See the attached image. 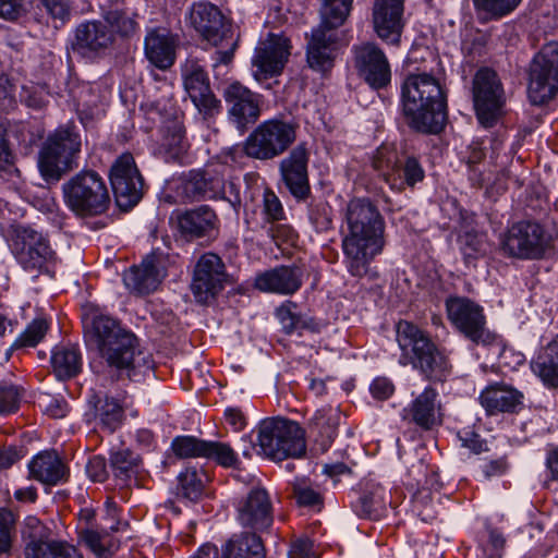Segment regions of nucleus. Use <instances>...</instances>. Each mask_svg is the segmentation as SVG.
<instances>
[{
  "label": "nucleus",
  "instance_id": "nucleus-50",
  "mask_svg": "<svg viewBox=\"0 0 558 558\" xmlns=\"http://www.w3.org/2000/svg\"><path fill=\"white\" fill-rule=\"evenodd\" d=\"M207 441L194 436H177L171 442V450L180 459L204 458Z\"/></svg>",
  "mask_w": 558,
  "mask_h": 558
},
{
  "label": "nucleus",
  "instance_id": "nucleus-52",
  "mask_svg": "<svg viewBox=\"0 0 558 558\" xmlns=\"http://www.w3.org/2000/svg\"><path fill=\"white\" fill-rule=\"evenodd\" d=\"M293 496L298 505L303 507H320L322 495L308 483L306 478H296L293 484Z\"/></svg>",
  "mask_w": 558,
  "mask_h": 558
},
{
  "label": "nucleus",
  "instance_id": "nucleus-49",
  "mask_svg": "<svg viewBox=\"0 0 558 558\" xmlns=\"http://www.w3.org/2000/svg\"><path fill=\"white\" fill-rule=\"evenodd\" d=\"M296 307L295 303L287 302L276 311V316L287 333H291L300 329L312 328L313 326V320L311 318L295 312Z\"/></svg>",
  "mask_w": 558,
  "mask_h": 558
},
{
  "label": "nucleus",
  "instance_id": "nucleus-19",
  "mask_svg": "<svg viewBox=\"0 0 558 558\" xmlns=\"http://www.w3.org/2000/svg\"><path fill=\"white\" fill-rule=\"evenodd\" d=\"M230 121L240 131H245L260 116L262 97L239 82L231 83L223 93Z\"/></svg>",
  "mask_w": 558,
  "mask_h": 558
},
{
  "label": "nucleus",
  "instance_id": "nucleus-27",
  "mask_svg": "<svg viewBox=\"0 0 558 558\" xmlns=\"http://www.w3.org/2000/svg\"><path fill=\"white\" fill-rule=\"evenodd\" d=\"M238 519L244 526L257 531L267 530L272 523V506L266 489L256 487L250 490L238 507Z\"/></svg>",
  "mask_w": 558,
  "mask_h": 558
},
{
  "label": "nucleus",
  "instance_id": "nucleus-6",
  "mask_svg": "<svg viewBox=\"0 0 558 558\" xmlns=\"http://www.w3.org/2000/svg\"><path fill=\"white\" fill-rule=\"evenodd\" d=\"M82 141L76 128L62 125L50 133L38 155V168L47 181H59L61 177L77 167Z\"/></svg>",
  "mask_w": 558,
  "mask_h": 558
},
{
  "label": "nucleus",
  "instance_id": "nucleus-61",
  "mask_svg": "<svg viewBox=\"0 0 558 558\" xmlns=\"http://www.w3.org/2000/svg\"><path fill=\"white\" fill-rule=\"evenodd\" d=\"M106 517L104 518V531L110 530L111 532H118L128 527L126 522H121L118 519L119 510L118 506L112 498H108L105 502Z\"/></svg>",
  "mask_w": 558,
  "mask_h": 558
},
{
  "label": "nucleus",
  "instance_id": "nucleus-38",
  "mask_svg": "<svg viewBox=\"0 0 558 558\" xmlns=\"http://www.w3.org/2000/svg\"><path fill=\"white\" fill-rule=\"evenodd\" d=\"M388 492L377 483H367L353 505L359 517L378 520L386 511Z\"/></svg>",
  "mask_w": 558,
  "mask_h": 558
},
{
  "label": "nucleus",
  "instance_id": "nucleus-18",
  "mask_svg": "<svg viewBox=\"0 0 558 558\" xmlns=\"http://www.w3.org/2000/svg\"><path fill=\"white\" fill-rule=\"evenodd\" d=\"M184 88L204 119L221 111V102L210 89L208 75L197 60L190 59L182 69Z\"/></svg>",
  "mask_w": 558,
  "mask_h": 558
},
{
  "label": "nucleus",
  "instance_id": "nucleus-25",
  "mask_svg": "<svg viewBox=\"0 0 558 558\" xmlns=\"http://www.w3.org/2000/svg\"><path fill=\"white\" fill-rule=\"evenodd\" d=\"M180 235L186 241L209 236L218 229V217L208 205L177 211L172 217Z\"/></svg>",
  "mask_w": 558,
  "mask_h": 558
},
{
  "label": "nucleus",
  "instance_id": "nucleus-57",
  "mask_svg": "<svg viewBox=\"0 0 558 558\" xmlns=\"http://www.w3.org/2000/svg\"><path fill=\"white\" fill-rule=\"evenodd\" d=\"M210 44L219 48L215 53L214 68H217L219 64H229L232 61L236 48V39L231 29L223 33V38Z\"/></svg>",
  "mask_w": 558,
  "mask_h": 558
},
{
  "label": "nucleus",
  "instance_id": "nucleus-42",
  "mask_svg": "<svg viewBox=\"0 0 558 558\" xmlns=\"http://www.w3.org/2000/svg\"><path fill=\"white\" fill-rule=\"evenodd\" d=\"M50 362L53 373L59 379L72 378L82 369V354L75 345L56 347Z\"/></svg>",
  "mask_w": 558,
  "mask_h": 558
},
{
  "label": "nucleus",
  "instance_id": "nucleus-16",
  "mask_svg": "<svg viewBox=\"0 0 558 558\" xmlns=\"http://www.w3.org/2000/svg\"><path fill=\"white\" fill-rule=\"evenodd\" d=\"M109 178L120 208L128 210L140 202L144 183L132 154L124 153L114 160Z\"/></svg>",
  "mask_w": 558,
  "mask_h": 558
},
{
  "label": "nucleus",
  "instance_id": "nucleus-48",
  "mask_svg": "<svg viewBox=\"0 0 558 558\" xmlns=\"http://www.w3.org/2000/svg\"><path fill=\"white\" fill-rule=\"evenodd\" d=\"M48 327L47 320L43 317L32 320L25 330L12 343L8 355L14 350L36 347L44 339Z\"/></svg>",
  "mask_w": 558,
  "mask_h": 558
},
{
  "label": "nucleus",
  "instance_id": "nucleus-22",
  "mask_svg": "<svg viewBox=\"0 0 558 558\" xmlns=\"http://www.w3.org/2000/svg\"><path fill=\"white\" fill-rule=\"evenodd\" d=\"M226 280L225 264L214 253L204 254L196 264L192 292L199 303H208L222 290Z\"/></svg>",
  "mask_w": 558,
  "mask_h": 558
},
{
  "label": "nucleus",
  "instance_id": "nucleus-47",
  "mask_svg": "<svg viewBox=\"0 0 558 558\" xmlns=\"http://www.w3.org/2000/svg\"><path fill=\"white\" fill-rule=\"evenodd\" d=\"M96 417L108 432H114L122 423L124 411L118 400L106 396L95 404Z\"/></svg>",
  "mask_w": 558,
  "mask_h": 558
},
{
  "label": "nucleus",
  "instance_id": "nucleus-12",
  "mask_svg": "<svg viewBox=\"0 0 558 558\" xmlns=\"http://www.w3.org/2000/svg\"><path fill=\"white\" fill-rule=\"evenodd\" d=\"M445 305L449 322L466 339L482 345L496 342L497 335L487 328L484 308L478 303L456 295L449 296Z\"/></svg>",
  "mask_w": 558,
  "mask_h": 558
},
{
  "label": "nucleus",
  "instance_id": "nucleus-28",
  "mask_svg": "<svg viewBox=\"0 0 558 558\" xmlns=\"http://www.w3.org/2000/svg\"><path fill=\"white\" fill-rule=\"evenodd\" d=\"M165 271L157 256L149 255L141 265L131 267L123 274L126 289L135 294L145 295L154 292L160 284Z\"/></svg>",
  "mask_w": 558,
  "mask_h": 558
},
{
  "label": "nucleus",
  "instance_id": "nucleus-1",
  "mask_svg": "<svg viewBox=\"0 0 558 558\" xmlns=\"http://www.w3.org/2000/svg\"><path fill=\"white\" fill-rule=\"evenodd\" d=\"M348 233L342 238L343 263L353 277H364L372 262L384 251L385 219L366 198L349 202L345 214Z\"/></svg>",
  "mask_w": 558,
  "mask_h": 558
},
{
  "label": "nucleus",
  "instance_id": "nucleus-13",
  "mask_svg": "<svg viewBox=\"0 0 558 558\" xmlns=\"http://www.w3.org/2000/svg\"><path fill=\"white\" fill-rule=\"evenodd\" d=\"M558 92V41L543 46L530 68L529 97L534 105L551 100Z\"/></svg>",
  "mask_w": 558,
  "mask_h": 558
},
{
  "label": "nucleus",
  "instance_id": "nucleus-54",
  "mask_svg": "<svg viewBox=\"0 0 558 558\" xmlns=\"http://www.w3.org/2000/svg\"><path fill=\"white\" fill-rule=\"evenodd\" d=\"M109 531H104L101 525L100 531L86 529L81 532V539L90 548L96 555L102 556L110 550L111 543L109 539Z\"/></svg>",
  "mask_w": 558,
  "mask_h": 558
},
{
  "label": "nucleus",
  "instance_id": "nucleus-39",
  "mask_svg": "<svg viewBox=\"0 0 558 558\" xmlns=\"http://www.w3.org/2000/svg\"><path fill=\"white\" fill-rule=\"evenodd\" d=\"M533 373L551 388H558V336L531 362Z\"/></svg>",
  "mask_w": 558,
  "mask_h": 558
},
{
  "label": "nucleus",
  "instance_id": "nucleus-43",
  "mask_svg": "<svg viewBox=\"0 0 558 558\" xmlns=\"http://www.w3.org/2000/svg\"><path fill=\"white\" fill-rule=\"evenodd\" d=\"M264 556L262 539L254 533L233 536L222 549V558H264Z\"/></svg>",
  "mask_w": 558,
  "mask_h": 558
},
{
  "label": "nucleus",
  "instance_id": "nucleus-51",
  "mask_svg": "<svg viewBox=\"0 0 558 558\" xmlns=\"http://www.w3.org/2000/svg\"><path fill=\"white\" fill-rule=\"evenodd\" d=\"M204 458L214 460L223 468H235L240 462L233 448L220 441H207Z\"/></svg>",
  "mask_w": 558,
  "mask_h": 558
},
{
  "label": "nucleus",
  "instance_id": "nucleus-2",
  "mask_svg": "<svg viewBox=\"0 0 558 558\" xmlns=\"http://www.w3.org/2000/svg\"><path fill=\"white\" fill-rule=\"evenodd\" d=\"M402 106L412 129L433 134L444 129L447 119L446 97L433 75H409L402 84Z\"/></svg>",
  "mask_w": 558,
  "mask_h": 558
},
{
  "label": "nucleus",
  "instance_id": "nucleus-36",
  "mask_svg": "<svg viewBox=\"0 0 558 558\" xmlns=\"http://www.w3.org/2000/svg\"><path fill=\"white\" fill-rule=\"evenodd\" d=\"M411 420L423 429H432L441 423V403L438 399V392L433 387H426L410 404L404 409Z\"/></svg>",
  "mask_w": 558,
  "mask_h": 558
},
{
  "label": "nucleus",
  "instance_id": "nucleus-34",
  "mask_svg": "<svg viewBox=\"0 0 558 558\" xmlns=\"http://www.w3.org/2000/svg\"><path fill=\"white\" fill-rule=\"evenodd\" d=\"M31 476L50 486L64 483L69 477V469L54 450H46L35 456L28 464Z\"/></svg>",
  "mask_w": 558,
  "mask_h": 558
},
{
  "label": "nucleus",
  "instance_id": "nucleus-11",
  "mask_svg": "<svg viewBox=\"0 0 558 558\" xmlns=\"http://www.w3.org/2000/svg\"><path fill=\"white\" fill-rule=\"evenodd\" d=\"M298 124L283 119L262 122L246 138L245 154L254 159L270 160L281 156L296 140Z\"/></svg>",
  "mask_w": 558,
  "mask_h": 558
},
{
  "label": "nucleus",
  "instance_id": "nucleus-32",
  "mask_svg": "<svg viewBox=\"0 0 558 558\" xmlns=\"http://www.w3.org/2000/svg\"><path fill=\"white\" fill-rule=\"evenodd\" d=\"M135 336L124 330L97 350L110 366L126 369L131 377V372L135 368Z\"/></svg>",
  "mask_w": 558,
  "mask_h": 558
},
{
  "label": "nucleus",
  "instance_id": "nucleus-37",
  "mask_svg": "<svg viewBox=\"0 0 558 558\" xmlns=\"http://www.w3.org/2000/svg\"><path fill=\"white\" fill-rule=\"evenodd\" d=\"M522 398V393L517 389L504 384H495L482 391L480 401L489 415H496L515 411Z\"/></svg>",
  "mask_w": 558,
  "mask_h": 558
},
{
  "label": "nucleus",
  "instance_id": "nucleus-40",
  "mask_svg": "<svg viewBox=\"0 0 558 558\" xmlns=\"http://www.w3.org/2000/svg\"><path fill=\"white\" fill-rule=\"evenodd\" d=\"M340 413L332 407H323L315 412L310 421V432L316 436L324 448L331 445L337 436Z\"/></svg>",
  "mask_w": 558,
  "mask_h": 558
},
{
  "label": "nucleus",
  "instance_id": "nucleus-30",
  "mask_svg": "<svg viewBox=\"0 0 558 558\" xmlns=\"http://www.w3.org/2000/svg\"><path fill=\"white\" fill-rule=\"evenodd\" d=\"M101 17L114 38H131L140 28L138 13L124 0H108L107 4L101 7Z\"/></svg>",
  "mask_w": 558,
  "mask_h": 558
},
{
  "label": "nucleus",
  "instance_id": "nucleus-8",
  "mask_svg": "<svg viewBox=\"0 0 558 558\" xmlns=\"http://www.w3.org/2000/svg\"><path fill=\"white\" fill-rule=\"evenodd\" d=\"M174 201L178 203H192L201 199H226L233 208L241 205L239 187L226 181L222 175L206 171H190L173 181Z\"/></svg>",
  "mask_w": 558,
  "mask_h": 558
},
{
  "label": "nucleus",
  "instance_id": "nucleus-3",
  "mask_svg": "<svg viewBox=\"0 0 558 558\" xmlns=\"http://www.w3.org/2000/svg\"><path fill=\"white\" fill-rule=\"evenodd\" d=\"M397 341L402 352L400 363L411 364L425 379L441 383L451 374L452 365L445 350L416 325L407 320L399 322Z\"/></svg>",
  "mask_w": 558,
  "mask_h": 558
},
{
  "label": "nucleus",
  "instance_id": "nucleus-62",
  "mask_svg": "<svg viewBox=\"0 0 558 558\" xmlns=\"http://www.w3.org/2000/svg\"><path fill=\"white\" fill-rule=\"evenodd\" d=\"M490 34L487 31L477 29L470 39H465L462 44V49L469 54L481 56L484 48L488 44Z\"/></svg>",
  "mask_w": 558,
  "mask_h": 558
},
{
  "label": "nucleus",
  "instance_id": "nucleus-63",
  "mask_svg": "<svg viewBox=\"0 0 558 558\" xmlns=\"http://www.w3.org/2000/svg\"><path fill=\"white\" fill-rule=\"evenodd\" d=\"M86 472L92 481L105 482L109 475L105 458L99 456L90 458L86 465Z\"/></svg>",
  "mask_w": 558,
  "mask_h": 558
},
{
  "label": "nucleus",
  "instance_id": "nucleus-29",
  "mask_svg": "<svg viewBox=\"0 0 558 558\" xmlns=\"http://www.w3.org/2000/svg\"><path fill=\"white\" fill-rule=\"evenodd\" d=\"M303 271L298 266H281L258 275L255 287L263 292L293 294L302 286Z\"/></svg>",
  "mask_w": 558,
  "mask_h": 558
},
{
  "label": "nucleus",
  "instance_id": "nucleus-64",
  "mask_svg": "<svg viewBox=\"0 0 558 558\" xmlns=\"http://www.w3.org/2000/svg\"><path fill=\"white\" fill-rule=\"evenodd\" d=\"M463 243V254L466 257H475L478 254L485 253V239L483 235L471 232L465 233Z\"/></svg>",
  "mask_w": 558,
  "mask_h": 558
},
{
  "label": "nucleus",
  "instance_id": "nucleus-33",
  "mask_svg": "<svg viewBox=\"0 0 558 558\" xmlns=\"http://www.w3.org/2000/svg\"><path fill=\"white\" fill-rule=\"evenodd\" d=\"M135 336L124 330L97 350L110 366L126 369L131 377V372L135 368Z\"/></svg>",
  "mask_w": 558,
  "mask_h": 558
},
{
  "label": "nucleus",
  "instance_id": "nucleus-10",
  "mask_svg": "<svg viewBox=\"0 0 558 558\" xmlns=\"http://www.w3.org/2000/svg\"><path fill=\"white\" fill-rule=\"evenodd\" d=\"M372 166L390 189L397 192L414 187L425 178L421 162L413 156L400 154L393 145L384 144L378 147Z\"/></svg>",
  "mask_w": 558,
  "mask_h": 558
},
{
  "label": "nucleus",
  "instance_id": "nucleus-5",
  "mask_svg": "<svg viewBox=\"0 0 558 558\" xmlns=\"http://www.w3.org/2000/svg\"><path fill=\"white\" fill-rule=\"evenodd\" d=\"M65 206L78 218H93L106 214L111 197L104 178L87 169L72 175L62 186Z\"/></svg>",
  "mask_w": 558,
  "mask_h": 558
},
{
  "label": "nucleus",
  "instance_id": "nucleus-53",
  "mask_svg": "<svg viewBox=\"0 0 558 558\" xmlns=\"http://www.w3.org/2000/svg\"><path fill=\"white\" fill-rule=\"evenodd\" d=\"M29 558H83V556L73 545L62 541H52L37 554L33 550Z\"/></svg>",
  "mask_w": 558,
  "mask_h": 558
},
{
  "label": "nucleus",
  "instance_id": "nucleus-56",
  "mask_svg": "<svg viewBox=\"0 0 558 558\" xmlns=\"http://www.w3.org/2000/svg\"><path fill=\"white\" fill-rule=\"evenodd\" d=\"M46 13L53 21L66 24L72 17L71 0H38Z\"/></svg>",
  "mask_w": 558,
  "mask_h": 558
},
{
  "label": "nucleus",
  "instance_id": "nucleus-24",
  "mask_svg": "<svg viewBox=\"0 0 558 558\" xmlns=\"http://www.w3.org/2000/svg\"><path fill=\"white\" fill-rule=\"evenodd\" d=\"M403 0H375L373 26L377 36L387 44L398 46L404 27Z\"/></svg>",
  "mask_w": 558,
  "mask_h": 558
},
{
  "label": "nucleus",
  "instance_id": "nucleus-44",
  "mask_svg": "<svg viewBox=\"0 0 558 558\" xmlns=\"http://www.w3.org/2000/svg\"><path fill=\"white\" fill-rule=\"evenodd\" d=\"M22 536L25 541L26 558L31 557L33 550L37 554L44 546H46V544L52 542L51 530L35 515H28L25 518Z\"/></svg>",
  "mask_w": 558,
  "mask_h": 558
},
{
  "label": "nucleus",
  "instance_id": "nucleus-60",
  "mask_svg": "<svg viewBox=\"0 0 558 558\" xmlns=\"http://www.w3.org/2000/svg\"><path fill=\"white\" fill-rule=\"evenodd\" d=\"M21 98L27 107L40 109L47 102V93L38 85L23 86Z\"/></svg>",
  "mask_w": 558,
  "mask_h": 558
},
{
  "label": "nucleus",
  "instance_id": "nucleus-4",
  "mask_svg": "<svg viewBox=\"0 0 558 558\" xmlns=\"http://www.w3.org/2000/svg\"><path fill=\"white\" fill-rule=\"evenodd\" d=\"M320 24L311 33L306 57L310 68L326 72L333 66L338 35L351 10L352 0H320Z\"/></svg>",
  "mask_w": 558,
  "mask_h": 558
},
{
  "label": "nucleus",
  "instance_id": "nucleus-21",
  "mask_svg": "<svg viewBox=\"0 0 558 558\" xmlns=\"http://www.w3.org/2000/svg\"><path fill=\"white\" fill-rule=\"evenodd\" d=\"M113 44L112 32L102 20H87L76 25L72 50L85 58H96L105 54Z\"/></svg>",
  "mask_w": 558,
  "mask_h": 558
},
{
  "label": "nucleus",
  "instance_id": "nucleus-58",
  "mask_svg": "<svg viewBox=\"0 0 558 558\" xmlns=\"http://www.w3.org/2000/svg\"><path fill=\"white\" fill-rule=\"evenodd\" d=\"M14 524L13 512L8 509H0V555L8 553L11 548Z\"/></svg>",
  "mask_w": 558,
  "mask_h": 558
},
{
  "label": "nucleus",
  "instance_id": "nucleus-35",
  "mask_svg": "<svg viewBox=\"0 0 558 558\" xmlns=\"http://www.w3.org/2000/svg\"><path fill=\"white\" fill-rule=\"evenodd\" d=\"M175 37L166 29L150 31L145 37V56L159 70H167L175 60Z\"/></svg>",
  "mask_w": 558,
  "mask_h": 558
},
{
  "label": "nucleus",
  "instance_id": "nucleus-31",
  "mask_svg": "<svg viewBox=\"0 0 558 558\" xmlns=\"http://www.w3.org/2000/svg\"><path fill=\"white\" fill-rule=\"evenodd\" d=\"M82 319L86 342L96 349L124 331L116 319L94 306L85 308Z\"/></svg>",
  "mask_w": 558,
  "mask_h": 558
},
{
  "label": "nucleus",
  "instance_id": "nucleus-17",
  "mask_svg": "<svg viewBox=\"0 0 558 558\" xmlns=\"http://www.w3.org/2000/svg\"><path fill=\"white\" fill-rule=\"evenodd\" d=\"M289 56V39L280 34L268 33L258 41L252 58L254 77L262 82L280 75Z\"/></svg>",
  "mask_w": 558,
  "mask_h": 558
},
{
  "label": "nucleus",
  "instance_id": "nucleus-23",
  "mask_svg": "<svg viewBox=\"0 0 558 558\" xmlns=\"http://www.w3.org/2000/svg\"><path fill=\"white\" fill-rule=\"evenodd\" d=\"M308 159L310 154L306 144L301 143L291 149L279 165L281 178L287 189L300 201L305 199L311 191L307 171Z\"/></svg>",
  "mask_w": 558,
  "mask_h": 558
},
{
  "label": "nucleus",
  "instance_id": "nucleus-15",
  "mask_svg": "<svg viewBox=\"0 0 558 558\" xmlns=\"http://www.w3.org/2000/svg\"><path fill=\"white\" fill-rule=\"evenodd\" d=\"M473 97L476 116L481 124L493 126L506 102L505 93L495 71L484 68L476 72L473 81Z\"/></svg>",
  "mask_w": 558,
  "mask_h": 558
},
{
  "label": "nucleus",
  "instance_id": "nucleus-26",
  "mask_svg": "<svg viewBox=\"0 0 558 558\" xmlns=\"http://www.w3.org/2000/svg\"><path fill=\"white\" fill-rule=\"evenodd\" d=\"M192 27L208 43H217L223 33L231 29L221 11L209 1L194 2L186 14Z\"/></svg>",
  "mask_w": 558,
  "mask_h": 558
},
{
  "label": "nucleus",
  "instance_id": "nucleus-46",
  "mask_svg": "<svg viewBox=\"0 0 558 558\" xmlns=\"http://www.w3.org/2000/svg\"><path fill=\"white\" fill-rule=\"evenodd\" d=\"M140 464V456L130 449H119L110 454V466L113 475L123 482H126L137 473Z\"/></svg>",
  "mask_w": 558,
  "mask_h": 558
},
{
  "label": "nucleus",
  "instance_id": "nucleus-41",
  "mask_svg": "<svg viewBox=\"0 0 558 558\" xmlns=\"http://www.w3.org/2000/svg\"><path fill=\"white\" fill-rule=\"evenodd\" d=\"M485 157L483 148L477 145L470 147V154L468 156V165L470 167V178L476 181V184L482 187L485 186L487 191L495 190L496 193H500L507 189L506 178L507 173L502 167L497 171L496 178L493 179V171L484 172L477 168V165Z\"/></svg>",
  "mask_w": 558,
  "mask_h": 558
},
{
  "label": "nucleus",
  "instance_id": "nucleus-20",
  "mask_svg": "<svg viewBox=\"0 0 558 558\" xmlns=\"http://www.w3.org/2000/svg\"><path fill=\"white\" fill-rule=\"evenodd\" d=\"M354 66L359 75L374 88H381L390 82V66L384 51L373 43L352 47Z\"/></svg>",
  "mask_w": 558,
  "mask_h": 558
},
{
  "label": "nucleus",
  "instance_id": "nucleus-9",
  "mask_svg": "<svg viewBox=\"0 0 558 558\" xmlns=\"http://www.w3.org/2000/svg\"><path fill=\"white\" fill-rule=\"evenodd\" d=\"M11 251L20 266L28 272L49 274L56 264L57 254L49 239L29 226L12 228Z\"/></svg>",
  "mask_w": 558,
  "mask_h": 558
},
{
  "label": "nucleus",
  "instance_id": "nucleus-45",
  "mask_svg": "<svg viewBox=\"0 0 558 558\" xmlns=\"http://www.w3.org/2000/svg\"><path fill=\"white\" fill-rule=\"evenodd\" d=\"M522 0H472L481 23L498 21L511 14Z\"/></svg>",
  "mask_w": 558,
  "mask_h": 558
},
{
  "label": "nucleus",
  "instance_id": "nucleus-55",
  "mask_svg": "<svg viewBox=\"0 0 558 558\" xmlns=\"http://www.w3.org/2000/svg\"><path fill=\"white\" fill-rule=\"evenodd\" d=\"M179 483L185 498L196 500L202 496L204 485L196 470L187 469L182 472L179 476Z\"/></svg>",
  "mask_w": 558,
  "mask_h": 558
},
{
  "label": "nucleus",
  "instance_id": "nucleus-7",
  "mask_svg": "<svg viewBox=\"0 0 558 558\" xmlns=\"http://www.w3.org/2000/svg\"><path fill=\"white\" fill-rule=\"evenodd\" d=\"M256 445L260 453L276 461L299 458L306 449L304 433L300 425L281 417H270L259 423Z\"/></svg>",
  "mask_w": 558,
  "mask_h": 558
},
{
  "label": "nucleus",
  "instance_id": "nucleus-59",
  "mask_svg": "<svg viewBox=\"0 0 558 558\" xmlns=\"http://www.w3.org/2000/svg\"><path fill=\"white\" fill-rule=\"evenodd\" d=\"M263 213L267 221H279L284 218V210L278 196L266 190L263 195Z\"/></svg>",
  "mask_w": 558,
  "mask_h": 558
},
{
  "label": "nucleus",
  "instance_id": "nucleus-14",
  "mask_svg": "<svg viewBox=\"0 0 558 558\" xmlns=\"http://www.w3.org/2000/svg\"><path fill=\"white\" fill-rule=\"evenodd\" d=\"M546 236L543 227L534 221L513 223L500 238L504 255L519 259H536L546 250Z\"/></svg>",
  "mask_w": 558,
  "mask_h": 558
}]
</instances>
